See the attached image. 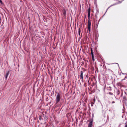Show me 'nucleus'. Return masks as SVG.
Masks as SVG:
<instances>
[{
    "mask_svg": "<svg viewBox=\"0 0 127 127\" xmlns=\"http://www.w3.org/2000/svg\"><path fill=\"white\" fill-rule=\"evenodd\" d=\"M109 94L111 95H113V94H112L111 92H109Z\"/></svg>",
    "mask_w": 127,
    "mask_h": 127,
    "instance_id": "obj_15",
    "label": "nucleus"
},
{
    "mask_svg": "<svg viewBox=\"0 0 127 127\" xmlns=\"http://www.w3.org/2000/svg\"><path fill=\"white\" fill-rule=\"evenodd\" d=\"M93 120L92 119L90 121V123L88 124V127H92V126L93 122Z\"/></svg>",
    "mask_w": 127,
    "mask_h": 127,
    "instance_id": "obj_4",
    "label": "nucleus"
},
{
    "mask_svg": "<svg viewBox=\"0 0 127 127\" xmlns=\"http://www.w3.org/2000/svg\"><path fill=\"white\" fill-rule=\"evenodd\" d=\"M125 127H127V124L126 125Z\"/></svg>",
    "mask_w": 127,
    "mask_h": 127,
    "instance_id": "obj_18",
    "label": "nucleus"
},
{
    "mask_svg": "<svg viewBox=\"0 0 127 127\" xmlns=\"http://www.w3.org/2000/svg\"><path fill=\"white\" fill-rule=\"evenodd\" d=\"M95 39H97L99 36V34L97 31H95Z\"/></svg>",
    "mask_w": 127,
    "mask_h": 127,
    "instance_id": "obj_5",
    "label": "nucleus"
},
{
    "mask_svg": "<svg viewBox=\"0 0 127 127\" xmlns=\"http://www.w3.org/2000/svg\"><path fill=\"white\" fill-rule=\"evenodd\" d=\"M123 100L124 102H126V101H127V99L126 97L125 96L123 97Z\"/></svg>",
    "mask_w": 127,
    "mask_h": 127,
    "instance_id": "obj_10",
    "label": "nucleus"
},
{
    "mask_svg": "<svg viewBox=\"0 0 127 127\" xmlns=\"http://www.w3.org/2000/svg\"><path fill=\"white\" fill-rule=\"evenodd\" d=\"M123 105L124 107H125V106H126V107H127V105L126 103V102H123Z\"/></svg>",
    "mask_w": 127,
    "mask_h": 127,
    "instance_id": "obj_9",
    "label": "nucleus"
},
{
    "mask_svg": "<svg viewBox=\"0 0 127 127\" xmlns=\"http://www.w3.org/2000/svg\"><path fill=\"white\" fill-rule=\"evenodd\" d=\"M92 60L93 61H94L95 60V59H94V54H93V53H92Z\"/></svg>",
    "mask_w": 127,
    "mask_h": 127,
    "instance_id": "obj_11",
    "label": "nucleus"
},
{
    "mask_svg": "<svg viewBox=\"0 0 127 127\" xmlns=\"http://www.w3.org/2000/svg\"><path fill=\"white\" fill-rule=\"evenodd\" d=\"M124 79H122V81H123V80H124Z\"/></svg>",
    "mask_w": 127,
    "mask_h": 127,
    "instance_id": "obj_19",
    "label": "nucleus"
},
{
    "mask_svg": "<svg viewBox=\"0 0 127 127\" xmlns=\"http://www.w3.org/2000/svg\"><path fill=\"white\" fill-rule=\"evenodd\" d=\"M88 21H90V12L91 11V10L90 8H89L88 10Z\"/></svg>",
    "mask_w": 127,
    "mask_h": 127,
    "instance_id": "obj_2",
    "label": "nucleus"
},
{
    "mask_svg": "<svg viewBox=\"0 0 127 127\" xmlns=\"http://www.w3.org/2000/svg\"><path fill=\"white\" fill-rule=\"evenodd\" d=\"M118 85L119 86L121 87H122V86H123V85H122L121 83L120 82H119L118 83Z\"/></svg>",
    "mask_w": 127,
    "mask_h": 127,
    "instance_id": "obj_12",
    "label": "nucleus"
},
{
    "mask_svg": "<svg viewBox=\"0 0 127 127\" xmlns=\"http://www.w3.org/2000/svg\"><path fill=\"white\" fill-rule=\"evenodd\" d=\"M115 101H113L112 102V103H115Z\"/></svg>",
    "mask_w": 127,
    "mask_h": 127,
    "instance_id": "obj_16",
    "label": "nucleus"
},
{
    "mask_svg": "<svg viewBox=\"0 0 127 127\" xmlns=\"http://www.w3.org/2000/svg\"><path fill=\"white\" fill-rule=\"evenodd\" d=\"M91 55H92V53H93V51H92V49H91Z\"/></svg>",
    "mask_w": 127,
    "mask_h": 127,
    "instance_id": "obj_14",
    "label": "nucleus"
},
{
    "mask_svg": "<svg viewBox=\"0 0 127 127\" xmlns=\"http://www.w3.org/2000/svg\"><path fill=\"white\" fill-rule=\"evenodd\" d=\"M60 96L58 93L57 95L56 96V104H57L60 101Z\"/></svg>",
    "mask_w": 127,
    "mask_h": 127,
    "instance_id": "obj_1",
    "label": "nucleus"
},
{
    "mask_svg": "<svg viewBox=\"0 0 127 127\" xmlns=\"http://www.w3.org/2000/svg\"><path fill=\"white\" fill-rule=\"evenodd\" d=\"M39 119L40 120V118H39Z\"/></svg>",
    "mask_w": 127,
    "mask_h": 127,
    "instance_id": "obj_21",
    "label": "nucleus"
},
{
    "mask_svg": "<svg viewBox=\"0 0 127 127\" xmlns=\"http://www.w3.org/2000/svg\"><path fill=\"white\" fill-rule=\"evenodd\" d=\"M80 74V79H81L83 81V72L82 71H81Z\"/></svg>",
    "mask_w": 127,
    "mask_h": 127,
    "instance_id": "obj_6",
    "label": "nucleus"
},
{
    "mask_svg": "<svg viewBox=\"0 0 127 127\" xmlns=\"http://www.w3.org/2000/svg\"><path fill=\"white\" fill-rule=\"evenodd\" d=\"M0 2L1 3H2V1L1 0H0Z\"/></svg>",
    "mask_w": 127,
    "mask_h": 127,
    "instance_id": "obj_17",
    "label": "nucleus"
},
{
    "mask_svg": "<svg viewBox=\"0 0 127 127\" xmlns=\"http://www.w3.org/2000/svg\"><path fill=\"white\" fill-rule=\"evenodd\" d=\"M109 8H109H108L107 9L106 11L108 10V8Z\"/></svg>",
    "mask_w": 127,
    "mask_h": 127,
    "instance_id": "obj_20",
    "label": "nucleus"
},
{
    "mask_svg": "<svg viewBox=\"0 0 127 127\" xmlns=\"http://www.w3.org/2000/svg\"><path fill=\"white\" fill-rule=\"evenodd\" d=\"M78 33L79 34V35H80V29L79 28V30L78 32Z\"/></svg>",
    "mask_w": 127,
    "mask_h": 127,
    "instance_id": "obj_13",
    "label": "nucleus"
},
{
    "mask_svg": "<svg viewBox=\"0 0 127 127\" xmlns=\"http://www.w3.org/2000/svg\"><path fill=\"white\" fill-rule=\"evenodd\" d=\"M119 94V93H118V94Z\"/></svg>",
    "mask_w": 127,
    "mask_h": 127,
    "instance_id": "obj_22",
    "label": "nucleus"
},
{
    "mask_svg": "<svg viewBox=\"0 0 127 127\" xmlns=\"http://www.w3.org/2000/svg\"><path fill=\"white\" fill-rule=\"evenodd\" d=\"M90 21H88V29L89 31L90 32L91 31V23Z\"/></svg>",
    "mask_w": 127,
    "mask_h": 127,
    "instance_id": "obj_3",
    "label": "nucleus"
},
{
    "mask_svg": "<svg viewBox=\"0 0 127 127\" xmlns=\"http://www.w3.org/2000/svg\"><path fill=\"white\" fill-rule=\"evenodd\" d=\"M63 13L64 15V16H65L66 14V12L65 9H64L63 10Z\"/></svg>",
    "mask_w": 127,
    "mask_h": 127,
    "instance_id": "obj_7",
    "label": "nucleus"
},
{
    "mask_svg": "<svg viewBox=\"0 0 127 127\" xmlns=\"http://www.w3.org/2000/svg\"><path fill=\"white\" fill-rule=\"evenodd\" d=\"M9 71H7L5 75V78L6 79L7 78V77L9 75Z\"/></svg>",
    "mask_w": 127,
    "mask_h": 127,
    "instance_id": "obj_8",
    "label": "nucleus"
}]
</instances>
